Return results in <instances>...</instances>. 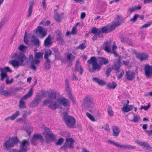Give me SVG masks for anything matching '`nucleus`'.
I'll use <instances>...</instances> for the list:
<instances>
[{
    "instance_id": "23",
    "label": "nucleus",
    "mask_w": 152,
    "mask_h": 152,
    "mask_svg": "<svg viewBox=\"0 0 152 152\" xmlns=\"http://www.w3.org/2000/svg\"><path fill=\"white\" fill-rule=\"evenodd\" d=\"M113 135L115 137H117L121 132L119 128L117 126L113 125Z\"/></svg>"
},
{
    "instance_id": "48",
    "label": "nucleus",
    "mask_w": 152,
    "mask_h": 152,
    "mask_svg": "<svg viewBox=\"0 0 152 152\" xmlns=\"http://www.w3.org/2000/svg\"><path fill=\"white\" fill-rule=\"evenodd\" d=\"M86 115L91 121L93 122L95 121L94 118L90 113L88 112L86 113Z\"/></svg>"
},
{
    "instance_id": "28",
    "label": "nucleus",
    "mask_w": 152,
    "mask_h": 152,
    "mask_svg": "<svg viewBox=\"0 0 152 152\" xmlns=\"http://www.w3.org/2000/svg\"><path fill=\"white\" fill-rule=\"evenodd\" d=\"M52 53V51L50 49H49L46 51L44 53V58L47 60V61L48 62L51 60L49 58L50 56H51Z\"/></svg>"
},
{
    "instance_id": "41",
    "label": "nucleus",
    "mask_w": 152,
    "mask_h": 152,
    "mask_svg": "<svg viewBox=\"0 0 152 152\" xmlns=\"http://www.w3.org/2000/svg\"><path fill=\"white\" fill-rule=\"evenodd\" d=\"M67 58L69 61L72 62L75 59V57L71 53H68L67 55Z\"/></svg>"
},
{
    "instance_id": "1",
    "label": "nucleus",
    "mask_w": 152,
    "mask_h": 152,
    "mask_svg": "<svg viewBox=\"0 0 152 152\" xmlns=\"http://www.w3.org/2000/svg\"><path fill=\"white\" fill-rule=\"evenodd\" d=\"M12 57L15 59L9 61V63L15 68H18L19 66H24L28 64L30 62V68L34 70H35L37 67L35 66L38 65L40 62V61L37 59L34 58L33 56L30 54L29 56L28 59L24 53L20 52L19 53H14Z\"/></svg>"
},
{
    "instance_id": "4",
    "label": "nucleus",
    "mask_w": 152,
    "mask_h": 152,
    "mask_svg": "<svg viewBox=\"0 0 152 152\" xmlns=\"http://www.w3.org/2000/svg\"><path fill=\"white\" fill-rule=\"evenodd\" d=\"M63 119L66 126L71 128H74L76 124L75 118L72 116L69 115L66 112L63 113Z\"/></svg>"
},
{
    "instance_id": "30",
    "label": "nucleus",
    "mask_w": 152,
    "mask_h": 152,
    "mask_svg": "<svg viewBox=\"0 0 152 152\" xmlns=\"http://www.w3.org/2000/svg\"><path fill=\"white\" fill-rule=\"evenodd\" d=\"M32 89L33 88H31L28 93L25 95L20 100H22V101H23V100H26L27 98L31 96L33 94Z\"/></svg>"
},
{
    "instance_id": "17",
    "label": "nucleus",
    "mask_w": 152,
    "mask_h": 152,
    "mask_svg": "<svg viewBox=\"0 0 152 152\" xmlns=\"http://www.w3.org/2000/svg\"><path fill=\"white\" fill-rule=\"evenodd\" d=\"M145 75L147 77H152V65H146L144 68Z\"/></svg>"
},
{
    "instance_id": "12",
    "label": "nucleus",
    "mask_w": 152,
    "mask_h": 152,
    "mask_svg": "<svg viewBox=\"0 0 152 152\" xmlns=\"http://www.w3.org/2000/svg\"><path fill=\"white\" fill-rule=\"evenodd\" d=\"M5 86L4 84H1L0 86V95L5 96H10L13 94V92L4 90Z\"/></svg>"
},
{
    "instance_id": "37",
    "label": "nucleus",
    "mask_w": 152,
    "mask_h": 152,
    "mask_svg": "<svg viewBox=\"0 0 152 152\" xmlns=\"http://www.w3.org/2000/svg\"><path fill=\"white\" fill-rule=\"evenodd\" d=\"M124 73V71L123 69H120L118 72L117 73L116 75L118 79H120L123 75Z\"/></svg>"
},
{
    "instance_id": "61",
    "label": "nucleus",
    "mask_w": 152,
    "mask_h": 152,
    "mask_svg": "<svg viewBox=\"0 0 152 152\" xmlns=\"http://www.w3.org/2000/svg\"><path fill=\"white\" fill-rule=\"evenodd\" d=\"M31 113L29 112V113H28L26 111H24V113L23 114L22 116L24 118H26L27 116V115H30Z\"/></svg>"
},
{
    "instance_id": "32",
    "label": "nucleus",
    "mask_w": 152,
    "mask_h": 152,
    "mask_svg": "<svg viewBox=\"0 0 152 152\" xmlns=\"http://www.w3.org/2000/svg\"><path fill=\"white\" fill-rule=\"evenodd\" d=\"M133 108L134 107L132 105H128V106H127V105H125V106H124L123 107L122 109L125 112L127 113L132 110Z\"/></svg>"
},
{
    "instance_id": "42",
    "label": "nucleus",
    "mask_w": 152,
    "mask_h": 152,
    "mask_svg": "<svg viewBox=\"0 0 152 152\" xmlns=\"http://www.w3.org/2000/svg\"><path fill=\"white\" fill-rule=\"evenodd\" d=\"M75 71L79 72L80 75H82L83 72V69L80 65H78L75 66Z\"/></svg>"
},
{
    "instance_id": "20",
    "label": "nucleus",
    "mask_w": 152,
    "mask_h": 152,
    "mask_svg": "<svg viewBox=\"0 0 152 152\" xmlns=\"http://www.w3.org/2000/svg\"><path fill=\"white\" fill-rule=\"evenodd\" d=\"M41 95L39 94H37L35 96L34 99L32 103V106L34 107L37 106L39 103L42 101Z\"/></svg>"
},
{
    "instance_id": "46",
    "label": "nucleus",
    "mask_w": 152,
    "mask_h": 152,
    "mask_svg": "<svg viewBox=\"0 0 152 152\" xmlns=\"http://www.w3.org/2000/svg\"><path fill=\"white\" fill-rule=\"evenodd\" d=\"M68 147H69L68 143L65 142L64 145L61 146L60 149L61 150H64L65 151H66Z\"/></svg>"
},
{
    "instance_id": "13",
    "label": "nucleus",
    "mask_w": 152,
    "mask_h": 152,
    "mask_svg": "<svg viewBox=\"0 0 152 152\" xmlns=\"http://www.w3.org/2000/svg\"><path fill=\"white\" fill-rule=\"evenodd\" d=\"M47 29L41 26H38L36 29L35 33H38L41 35V37L43 38L47 35Z\"/></svg>"
},
{
    "instance_id": "15",
    "label": "nucleus",
    "mask_w": 152,
    "mask_h": 152,
    "mask_svg": "<svg viewBox=\"0 0 152 152\" xmlns=\"http://www.w3.org/2000/svg\"><path fill=\"white\" fill-rule=\"evenodd\" d=\"M121 57L119 56L118 58L116 59L113 61L112 69L115 70H118L120 68L121 63Z\"/></svg>"
},
{
    "instance_id": "58",
    "label": "nucleus",
    "mask_w": 152,
    "mask_h": 152,
    "mask_svg": "<svg viewBox=\"0 0 152 152\" xmlns=\"http://www.w3.org/2000/svg\"><path fill=\"white\" fill-rule=\"evenodd\" d=\"M129 39L128 37H125V38H123L122 37L121 39V41L123 43H126V42H128L127 41L129 40Z\"/></svg>"
},
{
    "instance_id": "34",
    "label": "nucleus",
    "mask_w": 152,
    "mask_h": 152,
    "mask_svg": "<svg viewBox=\"0 0 152 152\" xmlns=\"http://www.w3.org/2000/svg\"><path fill=\"white\" fill-rule=\"evenodd\" d=\"M91 32L94 34H97L98 35V37L100 38V30L99 28L97 29L95 27H93L91 31Z\"/></svg>"
},
{
    "instance_id": "50",
    "label": "nucleus",
    "mask_w": 152,
    "mask_h": 152,
    "mask_svg": "<svg viewBox=\"0 0 152 152\" xmlns=\"http://www.w3.org/2000/svg\"><path fill=\"white\" fill-rule=\"evenodd\" d=\"M27 33L26 32L24 37L23 41L25 44L28 45V39L27 38Z\"/></svg>"
},
{
    "instance_id": "57",
    "label": "nucleus",
    "mask_w": 152,
    "mask_h": 152,
    "mask_svg": "<svg viewBox=\"0 0 152 152\" xmlns=\"http://www.w3.org/2000/svg\"><path fill=\"white\" fill-rule=\"evenodd\" d=\"M112 69H113L111 67H110L107 69L106 74L107 75V77L109 76L110 74L112 71Z\"/></svg>"
},
{
    "instance_id": "55",
    "label": "nucleus",
    "mask_w": 152,
    "mask_h": 152,
    "mask_svg": "<svg viewBox=\"0 0 152 152\" xmlns=\"http://www.w3.org/2000/svg\"><path fill=\"white\" fill-rule=\"evenodd\" d=\"M139 16V15L138 14H136L131 19L130 21L135 22Z\"/></svg>"
},
{
    "instance_id": "7",
    "label": "nucleus",
    "mask_w": 152,
    "mask_h": 152,
    "mask_svg": "<svg viewBox=\"0 0 152 152\" xmlns=\"http://www.w3.org/2000/svg\"><path fill=\"white\" fill-rule=\"evenodd\" d=\"M82 105L86 108H91L94 106L93 98L90 95L86 96L83 99Z\"/></svg>"
},
{
    "instance_id": "19",
    "label": "nucleus",
    "mask_w": 152,
    "mask_h": 152,
    "mask_svg": "<svg viewBox=\"0 0 152 152\" xmlns=\"http://www.w3.org/2000/svg\"><path fill=\"white\" fill-rule=\"evenodd\" d=\"M58 102L64 107H68L70 105V102L68 100L63 97L57 98Z\"/></svg>"
},
{
    "instance_id": "49",
    "label": "nucleus",
    "mask_w": 152,
    "mask_h": 152,
    "mask_svg": "<svg viewBox=\"0 0 152 152\" xmlns=\"http://www.w3.org/2000/svg\"><path fill=\"white\" fill-rule=\"evenodd\" d=\"M107 110L110 116H113V112L112 110V107L110 106H109Z\"/></svg>"
},
{
    "instance_id": "45",
    "label": "nucleus",
    "mask_w": 152,
    "mask_h": 152,
    "mask_svg": "<svg viewBox=\"0 0 152 152\" xmlns=\"http://www.w3.org/2000/svg\"><path fill=\"white\" fill-rule=\"evenodd\" d=\"M51 60H50L48 62L46 60L45 62L44 63L45 65V67L47 69H49L50 68V64Z\"/></svg>"
},
{
    "instance_id": "60",
    "label": "nucleus",
    "mask_w": 152,
    "mask_h": 152,
    "mask_svg": "<svg viewBox=\"0 0 152 152\" xmlns=\"http://www.w3.org/2000/svg\"><path fill=\"white\" fill-rule=\"evenodd\" d=\"M136 10L135 7H132L131 8H129L128 10V11L129 12V13L131 14L132 12L135 11Z\"/></svg>"
},
{
    "instance_id": "25",
    "label": "nucleus",
    "mask_w": 152,
    "mask_h": 152,
    "mask_svg": "<svg viewBox=\"0 0 152 152\" xmlns=\"http://www.w3.org/2000/svg\"><path fill=\"white\" fill-rule=\"evenodd\" d=\"M47 94H48V97L51 99H53L56 98V92H54V90L50 89L47 91Z\"/></svg>"
},
{
    "instance_id": "11",
    "label": "nucleus",
    "mask_w": 152,
    "mask_h": 152,
    "mask_svg": "<svg viewBox=\"0 0 152 152\" xmlns=\"http://www.w3.org/2000/svg\"><path fill=\"white\" fill-rule=\"evenodd\" d=\"M20 144V147L21 150L24 151H27L30 149L29 142L27 140H23L22 141H19Z\"/></svg>"
},
{
    "instance_id": "29",
    "label": "nucleus",
    "mask_w": 152,
    "mask_h": 152,
    "mask_svg": "<svg viewBox=\"0 0 152 152\" xmlns=\"http://www.w3.org/2000/svg\"><path fill=\"white\" fill-rule=\"evenodd\" d=\"M52 44V39L50 36H48L45 39L44 42V45L45 47H48Z\"/></svg>"
},
{
    "instance_id": "33",
    "label": "nucleus",
    "mask_w": 152,
    "mask_h": 152,
    "mask_svg": "<svg viewBox=\"0 0 152 152\" xmlns=\"http://www.w3.org/2000/svg\"><path fill=\"white\" fill-rule=\"evenodd\" d=\"M34 4V0H31L29 2V7L28 10V14L27 17H29L31 14L32 12V10L33 9V6Z\"/></svg>"
},
{
    "instance_id": "64",
    "label": "nucleus",
    "mask_w": 152,
    "mask_h": 152,
    "mask_svg": "<svg viewBox=\"0 0 152 152\" xmlns=\"http://www.w3.org/2000/svg\"><path fill=\"white\" fill-rule=\"evenodd\" d=\"M100 80V79L97 78V77H95L93 78L92 79V80L93 81L98 84Z\"/></svg>"
},
{
    "instance_id": "24",
    "label": "nucleus",
    "mask_w": 152,
    "mask_h": 152,
    "mask_svg": "<svg viewBox=\"0 0 152 152\" xmlns=\"http://www.w3.org/2000/svg\"><path fill=\"white\" fill-rule=\"evenodd\" d=\"M20 114V112L19 111H17L15 113L12 115L8 117L5 119V121H7L9 119H10L12 121L14 120Z\"/></svg>"
},
{
    "instance_id": "6",
    "label": "nucleus",
    "mask_w": 152,
    "mask_h": 152,
    "mask_svg": "<svg viewBox=\"0 0 152 152\" xmlns=\"http://www.w3.org/2000/svg\"><path fill=\"white\" fill-rule=\"evenodd\" d=\"M43 104L46 105L48 104H49L48 107L52 110H55L58 108L62 109V107L59 104H57L56 102H53L50 99H47L43 101Z\"/></svg>"
},
{
    "instance_id": "35",
    "label": "nucleus",
    "mask_w": 152,
    "mask_h": 152,
    "mask_svg": "<svg viewBox=\"0 0 152 152\" xmlns=\"http://www.w3.org/2000/svg\"><path fill=\"white\" fill-rule=\"evenodd\" d=\"M62 14L59 15L58 13H56L54 17L55 20L57 22L60 21L63 18V17L62 16Z\"/></svg>"
},
{
    "instance_id": "14",
    "label": "nucleus",
    "mask_w": 152,
    "mask_h": 152,
    "mask_svg": "<svg viewBox=\"0 0 152 152\" xmlns=\"http://www.w3.org/2000/svg\"><path fill=\"white\" fill-rule=\"evenodd\" d=\"M39 140L42 143L44 142V138L42 135L39 133H35L33 134L32 138L31 139V143L34 141Z\"/></svg>"
},
{
    "instance_id": "40",
    "label": "nucleus",
    "mask_w": 152,
    "mask_h": 152,
    "mask_svg": "<svg viewBox=\"0 0 152 152\" xmlns=\"http://www.w3.org/2000/svg\"><path fill=\"white\" fill-rule=\"evenodd\" d=\"M19 107L20 109H24L26 108L25 102L23 101H22V100H20L19 102Z\"/></svg>"
},
{
    "instance_id": "10",
    "label": "nucleus",
    "mask_w": 152,
    "mask_h": 152,
    "mask_svg": "<svg viewBox=\"0 0 152 152\" xmlns=\"http://www.w3.org/2000/svg\"><path fill=\"white\" fill-rule=\"evenodd\" d=\"M43 134L46 138L50 139L52 141L55 140L56 138L55 136L48 128H45L44 131L43 132Z\"/></svg>"
},
{
    "instance_id": "43",
    "label": "nucleus",
    "mask_w": 152,
    "mask_h": 152,
    "mask_svg": "<svg viewBox=\"0 0 152 152\" xmlns=\"http://www.w3.org/2000/svg\"><path fill=\"white\" fill-rule=\"evenodd\" d=\"M18 48L20 51H22L23 53H25L27 47L24 45H20Z\"/></svg>"
},
{
    "instance_id": "44",
    "label": "nucleus",
    "mask_w": 152,
    "mask_h": 152,
    "mask_svg": "<svg viewBox=\"0 0 152 152\" xmlns=\"http://www.w3.org/2000/svg\"><path fill=\"white\" fill-rule=\"evenodd\" d=\"M140 117L139 116H137L134 115L133 119L130 120L131 122H133L135 123H138L140 120Z\"/></svg>"
},
{
    "instance_id": "16",
    "label": "nucleus",
    "mask_w": 152,
    "mask_h": 152,
    "mask_svg": "<svg viewBox=\"0 0 152 152\" xmlns=\"http://www.w3.org/2000/svg\"><path fill=\"white\" fill-rule=\"evenodd\" d=\"M69 82L68 79L66 78L65 79V89L67 92V94H68L69 96L71 99L72 101L74 103V97L71 94V91L69 89Z\"/></svg>"
},
{
    "instance_id": "18",
    "label": "nucleus",
    "mask_w": 152,
    "mask_h": 152,
    "mask_svg": "<svg viewBox=\"0 0 152 152\" xmlns=\"http://www.w3.org/2000/svg\"><path fill=\"white\" fill-rule=\"evenodd\" d=\"M135 72L129 70L126 72L125 75L126 79L128 81H132L135 78Z\"/></svg>"
},
{
    "instance_id": "51",
    "label": "nucleus",
    "mask_w": 152,
    "mask_h": 152,
    "mask_svg": "<svg viewBox=\"0 0 152 152\" xmlns=\"http://www.w3.org/2000/svg\"><path fill=\"white\" fill-rule=\"evenodd\" d=\"M150 107V103H149L147 106H143L142 105L141 106V107L139 108V109L142 110V109H144L145 110H146Z\"/></svg>"
},
{
    "instance_id": "31",
    "label": "nucleus",
    "mask_w": 152,
    "mask_h": 152,
    "mask_svg": "<svg viewBox=\"0 0 152 152\" xmlns=\"http://www.w3.org/2000/svg\"><path fill=\"white\" fill-rule=\"evenodd\" d=\"M117 86L116 83L114 81L108 83L107 85V88L108 89H114Z\"/></svg>"
},
{
    "instance_id": "47",
    "label": "nucleus",
    "mask_w": 152,
    "mask_h": 152,
    "mask_svg": "<svg viewBox=\"0 0 152 152\" xmlns=\"http://www.w3.org/2000/svg\"><path fill=\"white\" fill-rule=\"evenodd\" d=\"M64 141V139L62 138H60L58 141L56 143V145H61L63 143Z\"/></svg>"
},
{
    "instance_id": "54",
    "label": "nucleus",
    "mask_w": 152,
    "mask_h": 152,
    "mask_svg": "<svg viewBox=\"0 0 152 152\" xmlns=\"http://www.w3.org/2000/svg\"><path fill=\"white\" fill-rule=\"evenodd\" d=\"M56 40L61 45H64L65 44V42L63 39V37L61 38L58 39H56Z\"/></svg>"
},
{
    "instance_id": "27",
    "label": "nucleus",
    "mask_w": 152,
    "mask_h": 152,
    "mask_svg": "<svg viewBox=\"0 0 152 152\" xmlns=\"http://www.w3.org/2000/svg\"><path fill=\"white\" fill-rule=\"evenodd\" d=\"M75 142L74 140L72 138H66V142L68 143V146L70 148H74L73 143Z\"/></svg>"
},
{
    "instance_id": "38",
    "label": "nucleus",
    "mask_w": 152,
    "mask_h": 152,
    "mask_svg": "<svg viewBox=\"0 0 152 152\" xmlns=\"http://www.w3.org/2000/svg\"><path fill=\"white\" fill-rule=\"evenodd\" d=\"M43 55V52H39L35 53L34 58L37 59H39L42 58Z\"/></svg>"
},
{
    "instance_id": "39",
    "label": "nucleus",
    "mask_w": 152,
    "mask_h": 152,
    "mask_svg": "<svg viewBox=\"0 0 152 152\" xmlns=\"http://www.w3.org/2000/svg\"><path fill=\"white\" fill-rule=\"evenodd\" d=\"M56 39H58L61 38L63 37V35H62L61 32L59 30H57L56 31Z\"/></svg>"
},
{
    "instance_id": "59",
    "label": "nucleus",
    "mask_w": 152,
    "mask_h": 152,
    "mask_svg": "<svg viewBox=\"0 0 152 152\" xmlns=\"http://www.w3.org/2000/svg\"><path fill=\"white\" fill-rule=\"evenodd\" d=\"M150 23H148L145 24L140 27V29L147 28L151 25Z\"/></svg>"
},
{
    "instance_id": "36",
    "label": "nucleus",
    "mask_w": 152,
    "mask_h": 152,
    "mask_svg": "<svg viewBox=\"0 0 152 152\" xmlns=\"http://www.w3.org/2000/svg\"><path fill=\"white\" fill-rule=\"evenodd\" d=\"M141 146L143 147L144 148L147 150H151L152 149V147L147 142H143Z\"/></svg>"
},
{
    "instance_id": "53",
    "label": "nucleus",
    "mask_w": 152,
    "mask_h": 152,
    "mask_svg": "<svg viewBox=\"0 0 152 152\" xmlns=\"http://www.w3.org/2000/svg\"><path fill=\"white\" fill-rule=\"evenodd\" d=\"M86 46V43H83L82 44H80L78 47V48L80 49L81 50H83Z\"/></svg>"
},
{
    "instance_id": "62",
    "label": "nucleus",
    "mask_w": 152,
    "mask_h": 152,
    "mask_svg": "<svg viewBox=\"0 0 152 152\" xmlns=\"http://www.w3.org/2000/svg\"><path fill=\"white\" fill-rule=\"evenodd\" d=\"M104 50L108 53L110 52V48L108 45H106L104 48Z\"/></svg>"
},
{
    "instance_id": "21",
    "label": "nucleus",
    "mask_w": 152,
    "mask_h": 152,
    "mask_svg": "<svg viewBox=\"0 0 152 152\" xmlns=\"http://www.w3.org/2000/svg\"><path fill=\"white\" fill-rule=\"evenodd\" d=\"M136 55L137 57L141 61L146 60L148 58V55L144 53H138Z\"/></svg>"
},
{
    "instance_id": "5",
    "label": "nucleus",
    "mask_w": 152,
    "mask_h": 152,
    "mask_svg": "<svg viewBox=\"0 0 152 152\" xmlns=\"http://www.w3.org/2000/svg\"><path fill=\"white\" fill-rule=\"evenodd\" d=\"M19 141L17 137L9 138L8 140L4 142L3 146L5 149H8L13 147L15 144H18Z\"/></svg>"
},
{
    "instance_id": "2",
    "label": "nucleus",
    "mask_w": 152,
    "mask_h": 152,
    "mask_svg": "<svg viewBox=\"0 0 152 152\" xmlns=\"http://www.w3.org/2000/svg\"><path fill=\"white\" fill-rule=\"evenodd\" d=\"M98 59V63H97L96 58L94 56L91 57L88 61L87 63L88 64H92V67H90L88 69V71L90 72L93 73L96 70L98 71H100L103 64L106 65L109 62L108 59L105 58L99 57Z\"/></svg>"
},
{
    "instance_id": "26",
    "label": "nucleus",
    "mask_w": 152,
    "mask_h": 152,
    "mask_svg": "<svg viewBox=\"0 0 152 152\" xmlns=\"http://www.w3.org/2000/svg\"><path fill=\"white\" fill-rule=\"evenodd\" d=\"M31 42L34 45L37 46L39 45L40 41L39 39L36 38L34 35H32L31 36Z\"/></svg>"
},
{
    "instance_id": "52",
    "label": "nucleus",
    "mask_w": 152,
    "mask_h": 152,
    "mask_svg": "<svg viewBox=\"0 0 152 152\" xmlns=\"http://www.w3.org/2000/svg\"><path fill=\"white\" fill-rule=\"evenodd\" d=\"M6 77L7 78L6 80V83L7 84H11L12 83L13 80V78L11 79L10 80H9V77L8 76H7V77Z\"/></svg>"
},
{
    "instance_id": "22",
    "label": "nucleus",
    "mask_w": 152,
    "mask_h": 152,
    "mask_svg": "<svg viewBox=\"0 0 152 152\" xmlns=\"http://www.w3.org/2000/svg\"><path fill=\"white\" fill-rule=\"evenodd\" d=\"M53 52V54L55 56L56 58L59 59L61 57V55L59 53L58 49L56 47H54L52 48Z\"/></svg>"
},
{
    "instance_id": "63",
    "label": "nucleus",
    "mask_w": 152,
    "mask_h": 152,
    "mask_svg": "<svg viewBox=\"0 0 152 152\" xmlns=\"http://www.w3.org/2000/svg\"><path fill=\"white\" fill-rule=\"evenodd\" d=\"M100 80V79L97 78V77H95L93 78L92 79V80L93 81L98 84Z\"/></svg>"
},
{
    "instance_id": "3",
    "label": "nucleus",
    "mask_w": 152,
    "mask_h": 152,
    "mask_svg": "<svg viewBox=\"0 0 152 152\" xmlns=\"http://www.w3.org/2000/svg\"><path fill=\"white\" fill-rule=\"evenodd\" d=\"M122 19V18L120 16H117L116 22H114L111 24H108L99 28L100 34V38H102L103 37L104 33H108L115 29V27L119 26L121 24L120 22L121 21V20Z\"/></svg>"
},
{
    "instance_id": "56",
    "label": "nucleus",
    "mask_w": 152,
    "mask_h": 152,
    "mask_svg": "<svg viewBox=\"0 0 152 152\" xmlns=\"http://www.w3.org/2000/svg\"><path fill=\"white\" fill-rule=\"evenodd\" d=\"M77 32V30L76 28V27L75 26H74L73 27L72 29L71 33L73 34H76Z\"/></svg>"
},
{
    "instance_id": "8",
    "label": "nucleus",
    "mask_w": 152,
    "mask_h": 152,
    "mask_svg": "<svg viewBox=\"0 0 152 152\" xmlns=\"http://www.w3.org/2000/svg\"><path fill=\"white\" fill-rule=\"evenodd\" d=\"M108 142L111 143L115 145L117 147H119L122 149H133L136 148L134 146H132L128 145H120L118 143L115 142L110 140H108L107 141Z\"/></svg>"
},
{
    "instance_id": "9",
    "label": "nucleus",
    "mask_w": 152,
    "mask_h": 152,
    "mask_svg": "<svg viewBox=\"0 0 152 152\" xmlns=\"http://www.w3.org/2000/svg\"><path fill=\"white\" fill-rule=\"evenodd\" d=\"M0 71L1 72L0 75L1 76V80L3 81L5 77H7V72L11 73L12 71L10 68L8 66L5 67L4 68H2L0 67Z\"/></svg>"
}]
</instances>
